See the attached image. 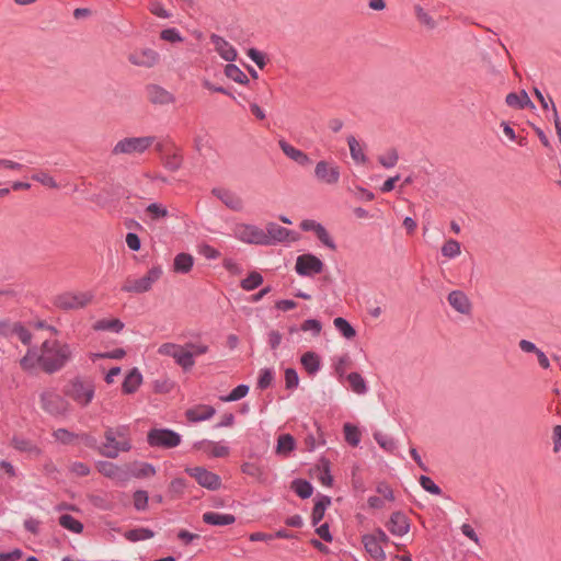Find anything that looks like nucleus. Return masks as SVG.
Segmentation results:
<instances>
[{
    "label": "nucleus",
    "mask_w": 561,
    "mask_h": 561,
    "mask_svg": "<svg viewBox=\"0 0 561 561\" xmlns=\"http://www.w3.org/2000/svg\"><path fill=\"white\" fill-rule=\"evenodd\" d=\"M95 466L101 474L110 479H121L124 474L119 466L107 460H99Z\"/></svg>",
    "instance_id": "obj_28"
},
{
    "label": "nucleus",
    "mask_w": 561,
    "mask_h": 561,
    "mask_svg": "<svg viewBox=\"0 0 561 561\" xmlns=\"http://www.w3.org/2000/svg\"><path fill=\"white\" fill-rule=\"evenodd\" d=\"M316 236L317 238L320 240V242H322L325 247H328L330 250H333L335 251L336 250V244L334 242V240L332 239V237L329 234V232L327 231V229L324 228V226H322L317 232H316Z\"/></svg>",
    "instance_id": "obj_64"
},
{
    "label": "nucleus",
    "mask_w": 561,
    "mask_h": 561,
    "mask_svg": "<svg viewBox=\"0 0 561 561\" xmlns=\"http://www.w3.org/2000/svg\"><path fill=\"white\" fill-rule=\"evenodd\" d=\"M32 180L43 184L44 186H47L49 188H58V184L57 182L54 180L53 176H50L47 172L45 171H39L37 173H34L32 175Z\"/></svg>",
    "instance_id": "obj_55"
},
{
    "label": "nucleus",
    "mask_w": 561,
    "mask_h": 561,
    "mask_svg": "<svg viewBox=\"0 0 561 561\" xmlns=\"http://www.w3.org/2000/svg\"><path fill=\"white\" fill-rule=\"evenodd\" d=\"M388 530L398 537H402L410 531L411 523L403 512H393L386 524Z\"/></svg>",
    "instance_id": "obj_12"
},
{
    "label": "nucleus",
    "mask_w": 561,
    "mask_h": 561,
    "mask_svg": "<svg viewBox=\"0 0 561 561\" xmlns=\"http://www.w3.org/2000/svg\"><path fill=\"white\" fill-rule=\"evenodd\" d=\"M263 280V276L259 272L253 271L241 280L240 286L243 290L251 291L261 286Z\"/></svg>",
    "instance_id": "obj_40"
},
{
    "label": "nucleus",
    "mask_w": 561,
    "mask_h": 561,
    "mask_svg": "<svg viewBox=\"0 0 561 561\" xmlns=\"http://www.w3.org/2000/svg\"><path fill=\"white\" fill-rule=\"evenodd\" d=\"M216 413V410L211 405L199 404L194 408L187 409L185 417L191 423H197L211 419Z\"/></svg>",
    "instance_id": "obj_19"
},
{
    "label": "nucleus",
    "mask_w": 561,
    "mask_h": 561,
    "mask_svg": "<svg viewBox=\"0 0 561 561\" xmlns=\"http://www.w3.org/2000/svg\"><path fill=\"white\" fill-rule=\"evenodd\" d=\"M340 168L334 162L321 160L316 164L314 176L324 184L334 185L340 181Z\"/></svg>",
    "instance_id": "obj_11"
},
{
    "label": "nucleus",
    "mask_w": 561,
    "mask_h": 561,
    "mask_svg": "<svg viewBox=\"0 0 561 561\" xmlns=\"http://www.w3.org/2000/svg\"><path fill=\"white\" fill-rule=\"evenodd\" d=\"M225 75L227 78L240 84H248L250 82L245 73L234 64H228L225 67Z\"/></svg>",
    "instance_id": "obj_37"
},
{
    "label": "nucleus",
    "mask_w": 561,
    "mask_h": 561,
    "mask_svg": "<svg viewBox=\"0 0 561 561\" xmlns=\"http://www.w3.org/2000/svg\"><path fill=\"white\" fill-rule=\"evenodd\" d=\"M374 438L377 444L386 451H393L397 448L394 439L380 432L374 433Z\"/></svg>",
    "instance_id": "obj_49"
},
{
    "label": "nucleus",
    "mask_w": 561,
    "mask_h": 561,
    "mask_svg": "<svg viewBox=\"0 0 561 561\" xmlns=\"http://www.w3.org/2000/svg\"><path fill=\"white\" fill-rule=\"evenodd\" d=\"M346 379L350 383L352 391L355 392L356 394L362 396L368 392L367 383L359 373H350Z\"/></svg>",
    "instance_id": "obj_31"
},
{
    "label": "nucleus",
    "mask_w": 561,
    "mask_h": 561,
    "mask_svg": "<svg viewBox=\"0 0 561 561\" xmlns=\"http://www.w3.org/2000/svg\"><path fill=\"white\" fill-rule=\"evenodd\" d=\"M42 409L51 416H65L70 410L69 402L60 394L48 391L41 394Z\"/></svg>",
    "instance_id": "obj_7"
},
{
    "label": "nucleus",
    "mask_w": 561,
    "mask_h": 561,
    "mask_svg": "<svg viewBox=\"0 0 561 561\" xmlns=\"http://www.w3.org/2000/svg\"><path fill=\"white\" fill-rule=\"evenodd\" d=\"M37 357H39L37 347L33 346L26 351V354L20 359V366L24 370H31L35 368L37 364Z\"/></svg>",
    "instance_id": "obj_42"
},
{
    "label": "nucleus",
    "mask_w": 561,
    "mask_h": 561,
    "mask_svg": "<svg viewBox=\"0 0 561 561\" xmlns=\"http://www.w3.org/2000/svg\"><path fill=\"white\" fill-rule=\"evenodd\" d=\"M12 334H15L24 345L32 342V333L20 322L13 324Z\"/></svg>",
    "instance_id": "obj_50"
},
{
    "label": "nucleus",
    "mask_w": 561,
    "mask_h": 561,
    "mask_svg": "<svg viewBox=\"0 0 561 561\" xmlns=\"http://www.w3.org/2000/svg\"><path fill=\"white\" fill-rule=\"evenodd\" d=\"M185 472L207 490L216 491L221 486L220 477L204 467H186Z\"/></svg>",
    "instance_id": "obj_9"
},
{
    "label": "nucleus",
    "mask_w": 561,
    "mask_h": 561,
    "mask_svg": "<svg viewBox=\"0 0 561 561\" xmlns=\"http://www.w3.org/2000/svg\"><path fill=\"white\" fill-rule=\"evenodd\" d=\"M233 236L248 244L264 245V243L268 242V240L265 239V231L254 225H237L233 229Z\"/></svg>",
    "instance_id": "obj_8"
},
{
    "label": "nucleus",
    "mask_w": 561,
    "mask_h": 561,
    "mask_svg": "<svg viewBox=\"0 0 561 561\" xmlns=\"http://www.w3.org/2000/svg\"><path fill=\"white\" fill-rule=\"evenodd\" d=\"M159 54L151 48L135 50L128 56V60L139 67H153L159 61Z\"/></svg>",
    "instance_id": "obj_13"
},
{
    "label": "nucleus",
    "mask_w": 561,
    "mask_h": 561,
    "mask_svg": "<svg viewBox=\"0 0 561 561\" xmlns=\"http://www.w3.org/2000/svg\"><path fill=\"white\" fill-rule=\"evenodd\" d=\"M421 486L433 495H440L442 489L427 476H421L419 479Z\"/></svg>",
    "instance_id": "obj_57"
},
{
    "label": "nucleus",
    "mask_w": 561,
    "mask_h": 561,
    "mask_svg": "<svg viewBox=\"0 0 561 561\" xmlns=\"http://www.w3.org/2000/svg\"><path fill=\"white\" fill-rule=\"evenodd\" d=\"M124 327V323L119 319H101L93 324V330L119 333Z\"/></svg>",
    "instance_id": "obj_32"
},
{
    "label": "nucleus",
    "mask_w": 561,
    "mask_h": 561,
    "mask_svg": "<svg viewBox=\"0 0 561 561\" xmlns=\"http://www.w3.org/2000/svg\"><path fill=\"white\" fill-rule=\"evenodd\" d=\"M160 38L170 43H180L184 39L180 31L175 27H169L161 31Z\"/></svg>",
    "instance_id": "obj_59"
},
{
    "label": "nucleus",
    "mask_w": 561,
    "mask_h": 561,
    "mask_svg": "<svg viewBox=\"0 0 561 561\" xmlns=\"http://www.w3.org/2000/svg\"><path fill=\"white\" fill-rule=\"evenodd\" d=\"M149 495L145 490H136L133 494V503L136 511H146L148 507Z\"/></svg>",
    "instance_id": "obj_48"
},
{
    "label": "nucleus",
    "mask_w": 561,
    "mask_h": 561,
    "mask_svg": "<svg viewBox=\"0 0 561 561\" xmlns=\"http://www.w3.org/2000/svg\"><path fill=\"white\" fill-rule=\"evenodd\" d=\"M210 42L214 44L216 51L226 61L232 62L237 59V49L229 44L224 37L217 34L210 35Z\"/></svg>",
    "instance_id": "obj_15"
},
{
    "label": "nucleus",
    "mask_w": 561,
    "mask_h": 561,
    "mask_svg": "<svg viewBox=\"0 0 561 561\" xmlns=\"http://www.w3.org/2000/svg\"><path fill=\"white\" fill-rule=\"evenodd\" d=\"M448 304L459 313L469 314L472 309V304L465 291L451 290L447 297Z\"/></svg>",
    "instance_id": "obj_16"
},
{
    "label": "nucleus",
    "mask_w": 561,
    "mask_h": 561,
    "mask_svg": "<svg viewBox=\"0 0 561 561\" xmlns=\"http://www.w3.org/2000/svg\"><path fill=\"white\" fill-rule=\"evenodd\" d=\"M323 262L316 255L307 253L297 257L295 271L299 276L311 277L322 273Z\"/></svg>",
    "instance_id": "obj_10"
},
{
    "label": "nucleus",
    "mask_w": 561,
    "mask_h": 561,
    "mask_svg": "<svg viewBox=\"0 0 561 561\" xmlns=\"http://www.w3.org/2000/svg\"><path fill=\"white\" fill-rule=\"evenodd\" d=\"M64 394L80 408H87L95 396V385L91 379L72 378L64 388Z\"/></svg>",
    "instance_id": "obj_2"
},
{
    "label": "nucleus",
    "mask_w": 561,
    "mask_h": 561,
    "mask_svg": "<svg viewBox=\"0 0 561 561\" xmlns=\"http://www.w3.org/2000/svg\"><path fill=\"white\" fill-rule=\"evenodd\" d=\"M301 331H311L313 336H318L322 330V323L317 319H307L300 325Z\"/></svg>",
    "instance_id": "obj_61"
},
{
    "label": "nucleus",
    "mask_w": 561,
    "mask_h": 561,
    "mask_svg": "<svg viewBox=\"0 0 561 561\" xmlns=\"http://www.w3.org/2000/svg\"><path fill=\"white\" fill-rule=\"evenodd\" d=\"M279 148L291 160L297 162L298 164L305 167L311 163V159L307 153L301 151L300 149L295 148L289 142H287L285 139H280L278 141Z\"/></svg>",
    "instance_id": "obj_20"
},
{
    "label": "nucleus",
    "mask_w": 561,
    "mask_h": 561,
    "mask_svg": "<svg viewBox=\"0 0 561 561\" xmlns=\"http://www.w3.org/2000/svg\"><path fill=\"white\" fill-rule=\"evenodd\" d=\"M130 448H131V445L128 440L117 442V443H115L114 448L106 450V453H103V457L115 459L118 457L119 451H129Z\"/></svg>",
    "instance_id": "obj_58"
},
{
    "label": "nucleus",
    "mask_w": 561,
    "mask_h": 561,
    "mask_svg": "<svg viewBox=\"0 0 561 561\" xmlns=\"http://www.w3.org/2000/svg\"><path fill=\"white\" fill-rule=\"evenodd\" d=\"M203 522L211 526H228L236 522V516L232 514H222L217 512H206L203 514Z\"/></svg>",
    "instance_id": "obj_22"
},
{
    "label": "nucleus",
    "mask_w": 561,
    "mask_h": 561,
    "mask_svg": "<svg viewBox=\"0 0 561 561\" xmlns=\"http://www.w3.org/2000/svg\"><path fill=\"white\" fill-rule=\"evenodd\" d=\"M71 358L72 351L69 344L58 340H46L42 343L37 364L44 373L53 375L61 370Z\"/></svg>",
    "instance_id": "obj_1"
},
{
    "label": "nucleus",
    "mask_w": 561,
    "mask_h": 561,
    "mask_svg": "<svg viewBox=\"0 0 561 561\" xmlns=\"http://www.w3.org/2000/svg\"><path fill=\"white\" fill-rule=\"evenodd\" d=\"M291 489L302 500L309 499L313 493V485L306 479H295Z\"/></svg>",
    "instance_id": "obj_34"
},
{
    "label": "nucleus",
    "mask_w": 561,
    "mask_h": 561,
    "mask_svg": "<svg viewBox=\"0 0 561 561\" xmlns=\"http://www.w3.org/2000/svg\"><path fill=\"white\" fill-rule=\"evenodd\" d=\"M331 505V497L319 495L311 513V524L317 526L324 517L325 510Z\"/></svg>",
    "instance_id": "obj_26"
},
{
    "label": "nucleus",
    "mask_w": 561,
    "mask_h": 561,
    "mask_svg": "<svg viewBox=\"0 0 561 561\" xmlns=\"http://www.w3.org/2000/svg\"><path fill=\"white\" fill-rule=\"evenodd\" d=\"M173 358L184 370H190L195 365L194 353L186 351L184 346H181L178 353L173 354Z\"/></svg>",
    "instance_id": "obj_33"
},
{
    "label": "nucleus",
    "mask_w": 561,
    "mask_h": 561,
    "mask_svg": "<svg viewBox=\"0 0 561 561\" xmlns=\"http://www.w3.org/2000/svg\"><path fill=\"white\" fill-rule=\"evenodd\" d=\"M505 103L513 108L523 110L526 107H535V104L529 99L527 92L522 90L519 93L511 92L505 98Z\"/></svg>",
    "instance_id": "obj_21"
},
{
    "label": "nucleus",
    "mask_w": 561,
    "mask_h": 561,
    "mask_svg": "<svg viewBox=\"0 0 561 561\" xmlns=\"http://www.w3.org/2000/svg\"><path fill=\"white\" fill-rule=\"evenodd\" d=\"M211 193L231 210L240 211L243 208L242 199L229 190L213 188Z\"/></svg>",
    "instance_id": "obj_18"
},
{
    "label": "nucleus",
    "mask_w": 561,
    "mask_h": 561,
    "mask_svg": "<svg viewBox=\"0 0 561 561\" xmlns=\"http://www.w3.org/2000/svg\"><path fill=\"white\" fill-rule=\"evenodd\" d=\"M11 445L13 446L14 449L22 453H30L36 456H39L42 454L41 448L37 447L31 439L25 437L13 436L11 439Z\"/></svg>",
    "instance_id": "obj_29"
},
{
    "label": "nucleus",
    "mask_w": 561,
    "mask_h": 561,
    "mask_svg": "<svg viewBox=\"0 0 561 561\" xmlns=\"http://www.w3.org/2000/svg\"><path fill=\"white\" fill-rule=\"evenodd\" d=\"M142 382V375L137 367H134L124 378L122 390L126 394L135 393Z\"/></svg>",
    "instance_id": "obj_24"
},
{
    "label": "nucleus",
    "mask_w": 561,
    "mask_h": 561,
    "mask_svg": "<svg viewBox=\"0 0 561 561\" xmlns=\"http://www.w3.org/2000/svg\"><path fill=\"white\" fill-rule=\"evenodd\" d=\"M58 522L61 527L73 534H81L83 530V524L72 515L64 514L59 517Z\"/></svg>",
    "instance_id": "obj_36"
},
{
    "label": "nucleus",
    "mask_w": 561,
    "mask_h": 561,
    "mask_svg": "<svg viewBox=\"0 0 561 561\" xmlns=\"http://www.w3.org/2000/svg\"><path fill=\"white\" fill-rule=\"evenodd\" d=\"M204 446L210 447L209 456L214 458H222L229 455V447L225 445H220L219 443H214L208 439L197 440L193 444L194 449H204Z\"/></svg>",
    "instance_id": "obj_25"
},
{
    "label": "nucleus",
    "mask_w": 561,
    "mask_h": 561,
    "mask_svg": "<svg viewBox=\"0 0 561 561\" xmlns=\"http://www.w3.org/2000/svg\"><path fill=\"white\" fill-rule=\"evenodd\" d=\"M153 536H154L153 530H151L150 528H145V527L134 528V529L127 530L124 534V537L128 541H131V542L147 540V539L152 538Z\"/></svg>",
    "instance_id": "obj_35"
},
{
    "label": "nucleus",
    "mask_w": 561,
    "mask_h": 561,
    "mask_svg": "<svg viewBox=\"0 0 561 561\" xmlns=\"http://www.w3.org/2000/svg\"><path fill=\"white\" fill-rule=\"evenodd\" d=\"M398 160L399 156L396 149H390L387 154L378 157L379 163L386 169L393 168Z\"/></svg>",
    "instance_id": "obj_56"
},
{
    "label": "nucleus",
    "mask_w": 561,
    "mask_h": 561,
    "mask_svg": "<svg viewBox=\"0 0 561 561\" xmlns=\"http://www.w3.org/2000/svg\"><path fill=\"white\" fill-rule=\"evenodd\" d=\"M362 543L365 547V550L367 553L377 561H385L386 560V553L383 548L376 542V539L371 535H363L362 536Z\"/></svg>",
    "instance_id": "obj_23"
},
{
    "label": "nucleus",
    "mask_w": 561,
    "mask_h": 561,
    "mask_svg": "<svg viewBox=\"0 0 561 561\" xmlns=\"http://www.w3.org/2000/svg\"><path fill=\"white\" fill-rule=\"evenodd\" d=\"M345 440L353 447L358 446L360 443V431L356 425H353L351 423H345L343 426Z\"/></svg>",
    "instance_id": "obj_41"
},
{
    "label": "nucleus",
    "mask_w": 561,
    "mask_h": 561,
    "mask_svg": "<svg viewBox=\"0 0 561 561\" xmlns=\"http://www.w3.org/2000/svg\"><path fill=\"white\" fill-rule=\"evenodd\" d=\"M104 437H105V443L101 444V448H100V455H102V456H103V453H106V450L114 448L115 443H117L115 431L112 427L106 428V431L104 433Z\"/></svg>",
    "instance_id": "obj_60"
},
{
    "label": "nucleus",
    "mask_w": 561,
    "mask_h": 561,
    "mask_svg": "<svg viewBox=\"0 0 561 561\" xmlns=\"http://www.w3.org/2000/svg\"><path fill=\"white\" fill-rule=\"evenodd\" d=\"M135 478H148L156 474V468L149 462H141L133 472Z\"/></svg>",
    "instance_id": "obj_63"
},
{
    "label": "nucleus",
    "mask_w": 561,
    "mask_h": 561,
    "mask_svg": "<svg viewBox=\"0 0 561 561\" xmlns=\"http://www.w3.org/2000/svg\"><path fill=\"white\" fill-rule=\"evenodd\" d=\"M76 433L70 432L67 428H58L54 431L53 436L56 440L64 445H70L75 438H77Z\"/></svg>",
    "instance_id": "obj_54"
},
{
    "label": "nucleus",
    "mask_w": 561,
    "mask_h": 561,
    "mask_svg": "<svg viewBox=\"0 0 561 561\" xmlns=\"http://www.w3.org/2000/svg\"><path fill=\"white\" fill-rule=\"evenodd\" d=\"M162 267L160 265L152 266L145 276L138 279L127 278L122 286V291L130 294H144L152 288V285L161 277Z\"/></svg>",
    "instance_id": "obj_4"
},
{
    "label": "nucleus",
    "mask_w": 561,
    "mask_h": 561,
    "mask_svg": "<svg viewBox=\"0 0 561 561\" xmlns=\"http://www.w3.org/2000/svg\"><path fill=\"white\" fill-rule=\"evenodd\" d=\"M460 254V243L455 239L447 240L442 247V255L454 259Z\"/></svg>",
    "instance_id": "obj_47"
},
{
    "label": "nucleus",
    "mask_w": 561,
    "mask_h": 561,
    "mask_svg": "<svg viewBox=\"0 0 561 561\" xmlns=\"http://www.w3.org/2000/svg\"><path fill=\"white\" fill-rule=\"evenodd\" d=\"M300 363L310 376H314L321 368V360L319 355L311 351L302 354L300 357Z\"/></svg>",
    "instance_id": "obj_27"
},
{
    "label": "nucleus",
    "mask_w": 561,
    "mask_h": 561,
    "mask_svg": "<svg viewBox=\"0 0 561 561\" xmlns=\"http://www.w3.org/2000/svg\"><path fill=\"white\" fill-rule=\"evenodd\" d=\"M291 234V230L282 227L276 222H268L265 231V239H267L268 242L264 243V245H275L277 243L285 242Z\"/></svg>",
    "instance_id": "obj_14"
},
{
    "label": "nucleus",
    "mask_w": 561,
    "mask_h": 561,
    "mask_svg": "<svg viewBox=\"0 0 561 561\" xmlns=\"http://www.w3.org/2000/svg\"><path fill=\"white\" fill-rule=\"evenodd\" d=\"M194 265V257L188 253H179L173 261V270L179 274H187Z\"/></svg>",
    "instance_id": "obj_30"
},
{
    "label": "nucleus",
    "mask_w": 561,
    "mask_h": 561,
    "mask_svg": "<svg viewBox=\"0 0 561 561\" xmlns=\"http://www.w3.org/2000/svg\"><path fill=\"white\" fill-rule=\"evenodd\" d=\"M347 144L350 147L351 157L356 162L365 163L367 161V157L363 152L358 141L354 136L347 137Z\"/></svg>",
    "instance_id": "obj_44"
},
{
    "label": "nucleus",
    "mask_w": 561,
    "mask_h": 561,
    "mask_svg": "<svg viewBox=\"0 0 561 561\" xmlns=\"http://www.w3.org/2000/svg\"><path fill=\"white\" fill-rule=\"evenodd\" d=\"M241 471L242 473L256 479L259 482H264L266 480L263 468L255 462H243L241 465Z\"/></svg>",
    "instance_id": "obj_38"
},
{
    "label": "nucleus",
    "mask_w": 561,
    "mask_h": 561,
    "mask_svg": "<svg viewBox=\"0 0 561 561\" xmlns=\"http://www.w3.org/2000/svg\"><path fill=\"white\" fill-rule=\"evenodd\" d=\"M285 387L288 390H294L299 385V376L295 368H286L284 371Z\"/></svg>",
    "instance_id": "obj_53"
},
{
    "label": "nucleus",
    "mask_w": 561,
    "mask_h": 561,
    "mask_svg": "<svg viewBox=\"0 0 561 561\" xmlns=\"http://www.w3.org/2000/svg\"><path fill=\"white\" fill-rule=\"evenodd\" d=\"M156 140L154 136L126 137L119 140L112 149V154L144 153Z\"/></svg>",
    "instance_id": "obj_3"
},
{
    "label": "nucleus",
    "mask_w": 561,
    "mask_h": 561,
    "mask_svg": "<svg viewBox=\"0 0 561 561\" xmlns=\"http://www.w3.org/2000/svg\"><path fill=\"white\" fill-rule=\"evenodd\" d=\"M249 390H250V388L248 385L241 383V385L237 386L236 388H233L229 394L221 397L220 399L224 402L238 401V400H241L242 398H244L249 393Z\"/></svg>",
    "instance_id": "obj_46"
},
{
    "label": "nucleus",
    "mask_w": 561,
    "mask_h": 561,
    "mask_svg": "<svg viewBox=\"0 0 561 561\" xmlns=\"http://www.w3.org/2000/svg\"><path fill=\"white\" fill-rule=\"evenodd\" d=\"M414 12L417 21L426 26L428 30H434L436 27V22L434 19L420 5H414Z\"/></svg>",
    "instance_id": "obj_45"
},
{
    "label": "nucleus",
    "mask_w": 561,
    "mask_h": 561,
    "mask_svg": "<svg viewBox=\"0 0 561 561\" xmlns=\"http://www.w3.org/2000/svg\"><path fill=\"white\" fill-rule=\"evenodd\" d=\"M182 162H183V158H182V156H180L178 153L167 154L163 158L164 168L171 172L178 171L181 168Z\"/></svg>",
    "instance_id": "obj_51"
},
{
    "label": "nucleus",
    "mask_w": 561,
    "mask_h": 561,
    "mask_svg": "<svg viewBox=\"0 0 561 561\" xmlns=\"http://www.w3.org/2000/svg\"><path fill=\"white\" fill-rule=\"evenodd\" d=\"M146 93L152 104L167 105L174 101L173 94L158 84H148L146 87Z\"/></svg>",
    "instance_id": "obj_17"
},
{
    "label": "nucleus",
    "mask_w": 561,
    "mask_h": 561,
    "mask_svg": "<svg viewBox=\"0 0 561 561\" xmlns=\"http://www.w3.org/2000/svg\"><path fill=\"white\" fill-rule=\"evenodd\" d=\"M181 435L171 428H151L147 434V443L153 448L171 449L181 444Z\"/></svg>",
    "instance_id": "obj_5"
},
{
    "label": "nucleus",
    "mask_w": 561,
    "mask_h": 561,
    "mask_svg": "<svg viewBox=\"0 0 561 561\" xmlns=\"http://www.w3.org/2000/svg\"><path fill=\"white\" fill-rule=\"evenodd\" d=\"M296 442L290 434H283L277 439L276 453L287 454L295 449Z\"/></svg>",
    "instance_id": "obj_43"
},
{
    "label": "nucleus",
    "mask_w": 561,
    "mask_h": 561,
    "mask_svg": "<svg viewBox=\"0 0 561 561\" xmlns=\"http://www.w3.org/2000/svg\"><path fill=\"white\" fill-rule=\"evenodd\" d=\"M147 213L151 215V218L158 220L168 215V209L159 203H151L146 208Z\"/></svg>",
    "instance_id": "obj_62"
},
{
    "label": "nucleus",
    "mask_w": 561,
    "mask_h": 561,
    "mask_svg": "<svg viewBox=\"0 0 561 561\" xmlns=\"http://www.w3.org/2000/svg\"><path fill=\"white\" fill-rule=\"evenodd\" d=\"M92 298L93 295L90 293L66 291L54 298V306L64 311L77 310L84 308Z\"/></svg>",
    "instance_id": "obj_6"
},
{
    "label": "nucleus",
    "mask_w": 561,
    "mask_h": 561,
    "mask_svg": "<svg viewBox=\"0 0 561 561\" xmlns=\"http://www.w3.org/2000/svg\"><path fill=\"white\" fill-rule=\"evenodd\" d=\"M333 324L335 329L343 335L345 339L351 340L356 335V330L354 327L344 318L337 317L333 320Z\"/></svg>",
    "instance_id": "obj_39"
},
{
    "label": "nucleus",
    "mask_w": 561,
    "mask_h": 561,
    "mask_svg": "<svg viewBox=\"0 0 561 561\" xmlns=\"http://www.w3.org/2000/svg\"><path fill=\"white\" fill-rule=\"evenodd\" d=\"M273 378H274V373L271 368L261 369L260 376L257 379V383H256L257 389H261V390L267 389L271 386Z\"/></svg>",
    "instance_id": "obj_52"
}]
</instances>
